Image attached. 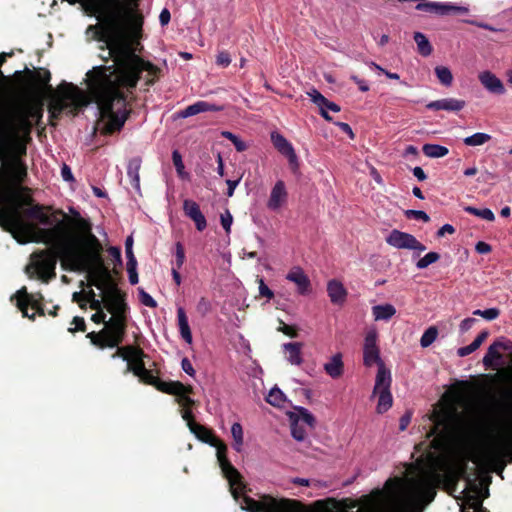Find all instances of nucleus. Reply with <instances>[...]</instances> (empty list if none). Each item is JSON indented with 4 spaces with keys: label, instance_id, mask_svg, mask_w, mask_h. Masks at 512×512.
Segmentation results:
<instances>
[{
    "label": "nucleus",
    "instance_id": "f257e3e1",
    "mask_svg": "<svg viewBox=\"0 0 512 512\" xmlns=\"http://www.w3.org/2000/svg\"><path fill=\"white\" fill-rule=\"evenodd\" d=\"M100 8L107 13L104 24L91 25L88 30H95V39L107 45L114 63L89 71L88 88L103 122L102 133L111 135L123 128L131 114V109H127V99L136 88L142 72H147L146 84L153 85L161 69L136 54L134 45L142 37L144 24L138 0H102Z\"/></svg>",
    "mask_w": 512,
    "mask_h": 512
},
{
    "label": "nucleus",
    "instance_id": "f03ea898",
    "mask_svg": "<svg viewBox=\"0 0 512 512\" xmlns=\"http://www.w3.org/2000/svg\"><path fill=\"white\" fill-rule=\"evenodd\" d=\"M31 196L21 197L19 192H12L0 200V227L10 233L19 243L31 229L26 217L37 220L41 225L52 228L43 229L45 241L52 243L61 256L69 263L70 271L88 273L92 286L105 290L117 285L111 270L105 266L102 257L103 246L92 232V223L85 219L74 208H70L71 217L62 209L52 215V206L33 204Z\"/></svg>",
    "mask_w": 512,
    "mask_h": 512
},
{
    "label": "nucleus",
    "instance_id": "7ed1b4c3",
    "mask_svg": "<svg viewBox=\"0 0 512 512\" xmlns=\"http://www.w3.org/2000/svg\"><path fill=\"white\" fill-rule=\"evenodd\" d=\"M25 72L28 75V81L23 86V91L20 95L26 97V101L17 103L21 110L32 120L34 125L41 126L44 114V98L42 96L43 90L49 92L53 91L52 86L49 84L51 80V73L44 68L30 70L25 67Z\"/></svg>",
    "mask_w": 512,
    "mask_h": 512
},
{
    "label": "nucleus",
    "instance_id": "20e7f679",
    "mask_svg": "<svg viewBox=\"0 0 512 512\" xmlns=\"http://www.w3.org/2000/svg\"><path fill=\"white\" fill-rule=\"evenodd\" d=\"M190 431L202 442L213 446L217 450V460L221 468L223 477L228 481L229 491L236 499L238 498V489L242 486V475L232 465L227 457L226 444L217 438L212 430L199 424H190Z\"/></svg>",
    "mask_w": 512,
    "mask_h": 512
},
{
    "label": "nucleus",
    "instance_id": "39448f33",
    "mask_svg": "<svg viewBox=\"0 0 512 512\" xmlns=\"http://www.w3.org/2000/svg\"><path fill=\"white\" fill-rule=\"evenodd\" d=\"M247 485L242 477V486L238 489V498L233 499L239 503L246 512H304V503L296 499L275 498L265 494L260 500H255L246 495Z\"/></svg>",
    "mask_w": 512,
    "mask_h": 512
},
{
    "label": "nucleus",
    "instance_id": "423d86ee",
    "mask_svg": "<svg viewBox=\"0 0 512 512\" xmlns=\"http://www.w3.org/2000/svg\"><path fill=\"white\" fill-rule=\"evenodd\" d=\"M51 93V100L48 106L49 124L55 126L64 112L76 115L79 110L86 106L84 92L72 83L63 82L58 86V93Z\"/></svg>",
    "mask_w": 512,
    "mask_h": 512
},
{
    "label": "nucleus",
    "instance_id": "0eeeda50",
    "mask_svg": "<svg viewBox=\"0 0 512 512\" xmlns=\"http://www.w3.org/2000/svg\"><path fill=\"white\" fill-rule=\"evenodd\" d=\"M47 227L46 229H48ZM44 228L39 229V234L42 237V241L46 244H50L54 251L51 249H42L34 251L30 254L29 263L24 268V273L31 280H39L44 284L50 283L56 278V265L58 257H60L63 263H69L61 256L58 249L52 244L45 241V237L42 233Z\"/></svg>",
    "mask_w": 512,
    "mask_h": 512
},
{
    "label": "nucleus",
    "instance_id": "6e6552de",
    "mask_svg": "<svg viewBox=\"0 0 512 512\" xmlns=\"http://www.w3.org/2000/svg\"><path fill=\"white\" fill-rule=\"evenodd\" d=\"M432 421L433 426L428 432L427 437H433L430 442V448H432L434 452L428 451L426 457L431 468L436 470L441 460L437 452L443 451L448 443L451 417L447 413L434 412Z\"/></svg>",
    "mask_w": 512,
    "mask_h": 512
},
{
    "label": "nucleus",
    "instance_id": "1a4fd4ad",
    "mask_svg": "<svg viewBox=\"0 0 512 512\" xmlns=\"http://www.w3.org/2000/svg\"><path fill=\"white\" fill-rule=\"evenodd\" d=\"M126 317L112 316L99 332H89L86 335L92 345L103 350L118 347L126 335Z\"/></svg>",
    "mask_w": 512,
    "mask_h": 512
},
{
    "label": "nucleus",
    "instance_id": "9d476101",
    "mask_svg": "<svg viewBox=\"0 0 512 512\" xmlns=\"http://www.w3.org/2000/svg\"><path fill=\"white\" fill-rule=\"evenodd\" d=\"M11 301H15V305L22 316L31 321H35L36 314L39 316L46 315L44 296L41 292L30 293L26 286H22L11 297Z\"/></svg>",
    "mask_w": 512,
    "mask_h": 512
},
{
    "label": "nucleus",
    "instance_id": "9b49d317",
    "mask_svg": "<svg viewBox=\"0 0 512 512\" xmlns=\"http://www.w3.org/2000/svg\"><path fill=\"white\" fill-rule=\"evenodd\" d=\"M304 512H367L364 507H359L357 501L346 498L340 501L335 498H325L304 504Z\"/></svg>",
    "mask_w": 512,
    "mask_h": 512
},
{
    "label": "nucleus",
    "instance_id": "f8f14e48",
    "mask_svg": "<svg viewBox=\"0 0 512 512\" xmlns=\"http://www.w3.org/2000/svg\"><path fill=\"white\" fill-rule=\"evenodd\" d=\"M3 171L11 185L19 191H28V188L22 186L28 176L27 166L22 159L11 157L3 164Z\"/></svg>",
    "mask_w": 512,
    "mask_h": 512
},
{
    "label": "nucleus",
    "instance_id": "ddd939ff",
    "mask_svg": "<svg viewBox=\"0 0 512 512\" xmlns=\"http://www.w3.org/2000/svg\"><path fill=\"white\" fill-rule=\"evenodd\" d=\"M102 292L104 306L112 316L126 317L128 306L125 302V294L118 288V286L111 285L110 288L105 289Z\"/></svg>",
    "mask_w": 512,
    "mask_h": 512
},
{
    "label": "nucleus",
    "instance_id": "4468645a",
    "mask_svg": "<svg viewBox=\"0 0 512 512\" xmlns=\"http://www.w3.org/2000/svg\"><path fill=\"white\" fill-rule=\"evenodd\" d=\"M417 2L419 3L415 7L416 10L441 16L451 13L467 14L469 12L467 7L458 6L452 3L430 2L427 0H417Z\"/></svg>",
    "mask_w": 512,
    "mask_h": 512
},
{
    "label": "nucleus",
    "instance_id": "2eb2a0df",
    "mask_svg": "<svg viewBox=\"0 0 512 512\" xmlns=\"http://www.w3.org/2000/svg\"><path fill=\"white\" fill-rule=\"evenodd\" d=\"M18 100L14 104H8L7 106H14L13 112L9 118V123L15 133L22 134L30 139L34 123L31 119L21 110L17 105Z\"/></svg>",
    "mask_w": 512,
    "mask_h": 512
},
{
    "label": "nucleus",
    "instance_id": "dca6fc26",
    "mask_svg": "<svg viewBox=\"0 0 512 512\" xmlns=\"http://www.w3.org/2000/svg\"><path fill=\"white\" fill-rule=\"evenodd\" d=\"M363 363L367 367H371L373 364H377L379 366L383 363L380 358V350L377 346V333L375 331L368 332L365 336Z\"/></svg>",
    "mask_w": 512,
    "mask_h": 512
},
{
    "label": "nucleus",
    "instance_id": "f3484780",
    "mask_svg": "<svg viewBox=\"0 0 512 512\" xmlns=\"http://www.w3.org/2000/svg\"><path fill=\"white\" fill-rule=\"evenodd\" d=\"M147 357V354L143 351V355H138L137 353L127 362L126 368L124 370V374L132 373L134 376L139 378V381L145 383L147 378L151 376L153 373L151 370L147 369L144 363V358Z\"/></svg>",
    "mask_w": 512,
    "mask_h": 512
},
{
    "label": "nucleus",
    "instance_id": "a211bd4d",
    "mask_svg": "<svg viewBox=\"0 0 512 512\" xmlns=\"http://www.w3.org/2000/svg\"><path fill=\"white\" fill-rule=\"evenodd\" d=\"M183 211L185 216L190 218L198 231H203L207 227V221L204 214L200 210V206L193 200L186 199L183 202Z\"/></svg>",
    "mask_w": 512,
    "mask_h": 512
},
{
    "label": "nucleus",
    "instance_id": "6ab92c4d",
    "mask_svg": "<svg viewBox=\"0 0 512 512\" xmlns=\"http://www.w3.org/2000/svg\"><path fill=\"white\" fill-rule=\"evenodd\" d=\"M224 110V107L222 105H217L214 103H210L207 101H197L192 105L187 106L185 109L181 110L178 113V116L180 118H188L194 115H197L199 113L204 112H219Z\"/></svg>",
    "mask_w": 512,
    "mask_h": 512
},
{
    "label": "nucleus",
    "instance_id": "aec40b11",
    "mask_svg": "<svg viewBox=\"0 0 512 512\" xmlns=\"http://www.w3.org/2000/svg\"><path fill=\"white\" fill-rule=\"evenodd\" d=\"M286 279L297 285V291L300 295H307L311 292V282L301 267H293Z\"/></svg>",
    "mask_w": 512,
    "mask_h": 512
},
{
    "label": "nucleus",
    "instance_id": "412c9836",
    "mask_svg": "<svg viewBox=\"0 0 512 512\" xmlns=\"http://www.w3.org/2000/svg\"><path fill=\"white\" fill-rule=\"evenodd\" d=\"M478 79L482 86L492 94L503 95L506 92L501 79L490 71L481 72Z\"/></svg>",
    "mask_w": 512,
    "mask_h": 512
},
{
    "label": "nucleus",
    "instance_id": "4be33fe9",
    "mask_svg": "<svg viewBox=\"0 0 512 512\" xmlns=\"http://www.w3.org/2000/svg\"><path fill=\"white\" fill-rule=\"evenodd\" d=\"M144 384L151 385L155 387L158 391L169 395L179 393V389L184 388V384L180 381H163L158 376H155L153 373L149 378H147Z\"/></svg>",
    "mask_w": 512,
    "mask_h": 512
},
{
    "label": "nucleus",
    "instance_id": "5701e85b",
    "mask_svg": "<svg viewBox=\"0 0 512 512\" xmlns=\"http://www.w3.org/2000/svg\"><path fill=\"white\" fill-rule=\"evenodd\" d=\"M288 198V193L284 181L278 180L273 186L270 197L267 203V207L270 210H278Z\"/></svg>",
    "mask_w": 512,
    "mask_h": 512
},
{
    "label": "nucleus",
    "instance_id": "b1692460",
    "mask_svg": "<svg viewBox=\"0 0 512 512\" xmlns=\"http://www.w3.org/2000/svg\"><path fill=\"white\" fill-rule=\"evenodd\" d=\"M510 348L509 343H505L502 341H494L489 347L488 350L483 357V365L486 368L494 367V361L500 360L502 358L501 351H506Z\"/></svg>",
    "mask_w": 512,
    "mask_h": 512
},
{
    "label": "nucleus",
    "instance_id": "393cba45",
    "mask_svg": "<svg viewBox=\"0 0 512 512\" xmlns=\"http://www.w3.org/2000/svg\"><path fill=\"white\" fill-rule=\"evenodd\" d=\"M414 237L412 234L393 229L386 237V242L397 249H409Z\"/></svg>",
    "mask_w": 512,
    "mask_h": 512
},
{
    "label": "nucleus",
    "instance_id": "a878e982",
    "mask_svg": "<svg viewBox=\"0 0 512 512\" xmlns=\"http://www.w3.org/2000/svg\"><path fill=\"white\" fill-rule=\"evenodd\" d=\"M465 101L455 98H445L436 101L429 102L426 108L429 110H446L457 112L465 107Z\"/></svg>",
    "mask_w": 512,
    "mask_h": 512
},
{
    "label": "nucleus",
    "instance_id": "bb28decb",
    "mask_svg": "<svg viewBox=\"0 0 512 512\" xmlns=\"http://www.w3.org/2000/svg\"><path fill=\"white\" fill-rule=\"evenodd\" d=\"M327 292L333 304L341 305L345 302L347 291L343 284L337 280H330L327 285Z\"/></svg>",
    "mask_w": 512,
    "mask_h": 512
},
{
    "label": "nucleus",
    "instance_id": "cd10ccee",
    "mask_svg": "<svg viewBox=\"0 0 512 512\" xmlns=\"http://www.w3.org/2000/svg\"><path fill=\"white\" fill-rule=\"evenodd\" d=\"M391 382L392 379L390 371L386 369L384 363H381L378 366L373 394L375 395L378 391L390 390Z\"/></svg>",
    "mask_w": 512,
    "mask_h": 512
},
{
    "label": "nucleus",
    "instance_id": "c85d7f7f",
    "mask_svg": "<svg viewBox=\"0 0 512 512\" xmlns=\"http://www.w3.org/2000/svg\"><path fill=\"white\" fill-rule=\"evenodd\" d=\"M308 95L310 96L311 101L317 105L319 109H326L327 111L330 110L332 112H339L341 110L338 104L328 100L316 89H312L308 92Z\"/></svg>",
    "mask_w": 512,
    "mask_h": 512
},
{
    "label": "nucleus",
    "instance_id": "c756f323",
    "mask_svg": "<svg viewBox=\"0 0 512 512\" xmlns=\"http://www.w3.org/2000/svg\"><path fill=\"white\" fill-rule=\"evenodd\" d=\"M324 370L333 379L341 377L344 372L341 353L333 355L330 361L324 365Z\"/></svg>",
    "mask_w": 512,
    "mask_h": 512
},
{
    "label": "nucleus",
    "instance_id": "7c9ffc66",
    "mask_svg": "<svg viewBox=\"0 0 512 512\" xmlns=\"http://www.w3.org/2000/svg\"><path fill=\"white\" fill-rule=\"evenodd\" d=\"M177 319H178V326H179V332L183 340L191 344L192 343V333L191 329L188 323V318L186 316V313L182 307H179L177 309Z\"/></svg>",
    "mask_w": 512,
    "mask_h": 512
},
{
    "label": "nucleus",
    "instance_id": "2f4dec72",
    "mask_svg": "<svg viewBox=\"0 0 512 512\" xmlns=\"http://www.w3.org/2000/svg\"><path fill=\"white\" fill-rule=\"evenodd\" d=\"M284 350L287 353L288 361L293 365H300L302 363L301 349L302 343L293 342L284 344Z\"/></svg>",
    "mask_w": 512,
    "mask_h": 512
},
{
    "label": "nucleus",
    "instance_id": "473e14b6",
    "mask_svg": "<svg viewBox=\"0 0 512 512\" xmlns=\"http://www.w3.org/2000/svg\"><path fill=\"white\" fill-rule=\"evenodd\" d=\"M117 350L112 354V358H122L124 361L128 362L136 353L138 355H143V349L138 346L127 345V346H118Z\"/></svg>",
    "mask_w": 512,
    "mask_h": 512
},
{
    "label": "nucleus",
    "instance_id": "72a5a7b5",
    "mask_svg": "<svg viewBox=\"0 0 512 512\" xmlns=\"http://www.w3.org/2000/svg\"><path fill=\"white\" fill-rule=\"evenodd\" d=\"M372 314L376 321H388L396 314V309L391 304L376 305L372 307Z\"/></svg>",
    "mask_w": 512,
    "mask_h": 512
},
{
    "label": "nucleus",
    "instance_id": "f704fd0d",
    "mask_svg": "<svg viewBox=\"0 0 512 512\" xmlns=\"http://www.w3.org/2000/svg\"><path fill=\"white\" fill-rule=\"evenodd\" d=\"M142 159L140 157H133L129 160L127 166V175L131 179L133 186L138 187L140 182L139 171L141 168Z\"/></svg>",
    "mask_w": 512,
    "mask_h": 512
},
{
    "label": "nucleus",
    "instance_id": "c9c22d12",
    "mask_svg": "<svg viewBox=\"0 0 512 512\" xmlns=\"http://www.w3.org/2000/svg\"><path fill=\"white\" fill-rule=\"evenodd\" d=\"M179 393H174L176 396V401L183 408H192L195 404V401L190 397V394L193 393V387L191 385H184L183 389H179Z\"/></svg>",
    "mask_w": 512,
    "mask_h": 512
},
{
    "label": "nucleus",
    "instance_id": "e433bc0d",
    "mask_svg": "<svg viewBox=\"0 0 512 512\" xmlns=\"http://www.w3.org/2000/svg\"><path fill=\"white\" fill-rule=\"evenodd\" d=\"M413 38L417 44V49L420 55L424 57L431 55L433 47L428 38L423 33L415 32Z\"/></svg>",
    "mask_w": 512,
    "mask_h": 512
},
{
    "label": "nucleus",
    "instance_id": "4c0bfd02",
    "mask_svg": "<svg viewBox=\"0 0 512 512\" xmlns=\"http://www.w3.org/2000/svg\"><path fill=\"white\" fill-rule=\"evenodd\" d=\"M376 394L379 395L376 411L379 414H383L388 411L393 403V398L390 390L378 391Z\"/></svg>",
    "mask_w": 512,
    "mask_h": 512
},
{
    "label": "nucleus",
    "instance_id": "58836bf2",
    "mask_svg": "<svg viewBox=\"0 0 512 512\" xmlns=\"http://www.w3.org/2000/svg\"><path fill=\"white\" fill-rule=\"evenodd\" d=\"M422 151L429 158H441L449 153L447 147L438 144H424Z\"/></svg>",
    "mask_w": 512,
    "mask_h": 512
},
{
    "label": "nucleus",
    "instance_id": "ea45409f",
    "mask_svg": "<svg viewBox=\"0 0 512 512\" xmlns=\"http://www.w3.org/2000/svg\"><path fill=\"white\" fill-rule=\"evenodd\" d=\"M271 140L273 142L274 147L281 153L286 154L288 151L293 149V146L290 142L281 134L277 132H273L271 134Z\"/></svg>",
    "mask_w": 512,
    "mask_h": 512
},
{
    "label": "nucleus",
    "instance_id": "a19ab883",
    "mask_svg": "<svg viewBox=\"0 0 512 512\" xmlns=\"http://www.w3.org/2000/svg\"><path fill=\"white\" fill-rule=\"evenodd\" d=\"M297 414L292 413L290 415L291 420H302L304 423L309 425L310 427H314L315 425V417L304 407H295L294 408Z\"/></svg>",
    "mask_w": 512,
    "mask_h": 512
},
{
    "label": "nucleus",
    "instance_id": "79ce46f5",
    "mask_svg": "<svg viewBox=\"0 0 512 512\" xmlns=\"http://www.w3.org/2000/svg\"><path fill=\"white\" fill-rule=\"evenodd\" d=\"M231 434L233 437V448L240 452L244 443L242 425L238 422L234 423L231 427Z\"/></svg>",
    "mask_w": 512,
    "mask_h": 512
},
{
    "label": "nucleus",
    "instance_id": "37998d69",
    "mask_svg": "<svg viewBox=\"0 0 512 512\" xmlns=\"http://www.w3.org/2000/svg\"><path fill=\"white\" fill-rule=\"evenodd\" d=\"M285 400L284 393L277 387L272 388L266 397V401L275 407H282Z\"/></svg>",
    "mask_w": 512,
    "mask_h": 512
},
{
    "label": "nucleus",
    "instance_id": "c03bdc74",
    "mask_svg": "<svg viewBox=\"0 0 512 512\" xmlns=\"http://www.w3.org/2000/svg\"><path fill=\"white\" fill-rule=\"evenodd\" d=\"M464 210L471 215L477 216L490 222L495 220V215L489 208L479 209L476 207L467 206L464 208Z\"/></svg>",
    "mask_w": 512,
    "mask_h": 512
},
{
    "label": "nucleus",
    "instance_id": "a18cd8bd",
    "mask_svg": "<svg viewBox=\"0 0 512 512\" xmlns=\"http://www.w3.org/2000/svg\"><path fill=\"white\" fill-rule=\"evenodd\" d=\"M491 136L487 133L477 132L471 136L466 137L463 142L467 146H480L490 141Z\"/></svg>",
    "mask_w": 512,
    "mask_h": 512
},
{
    "label": "nucleus",
    "instance_id": "49530a36",
    "mask_svg": "<svg viewBox=\"0 0 512 512\" xmlns=\"http://www.w3.org/2000/svg\"><path fill=\"white\" fill-rule=\"evenodd\" d=\"M438 329L435 326L427 328L420 339V345L423 348L429 347L437 338Z\"/></svg>",
    "mask_w": 512,
    "mask_h": 512
},
{
    "label": "nucleus",
    "instance_id": "de8ad7c7",
    "mask_svg": "<svg viewBox=\"0 0 512 512\" xmlns=\"http://www.w3.org/2000/svg\"><path fill=\"white\" fill-rule=\"evenodd\" d=\"M435 74H436L437 78L439 79V81L444 86H450L452 84L453 75L449 68H447L445 66H437L435 68Z\"/></svg>",
    "mask_w": 512,
    "mask_h": 512
},
{
    "label": "nucleus",
    "instance_id": "09e8293b",
    "mask_svg": "<svg viewBox=\"0 0 512 512\" xmlns=\"http://www.w3.org/2000/svg\"><path fill=\"white\" fill-rule=\"evenodd\" d=\"M440 259V254L437 252H429L424 257L420 258L417 263L416 267L418 269H425L429 265L437 262Z\"/></svg>",
    "mask_w": 512,
    "mask_h": 512
},
{
    "label": "nucleus",
    "instance_id": "8fccbe9b",
    "mask_svg": "<svg viewBox=\"0 0 512 512\" xmlns=\"http://www.w3.org/2000/svg\"><path fill=\"white\" fill-rule=\"evenodd\" d=\"M172 161L175 166L176 172L180 178H185L188 174L185 172V166L182 160V155L178 150L172 152Z\"/></svg>",
    "mask_w": 512,
    "mask_h": 512
},
{
    "label": "nucleus",
    "instance_id": "3c124183",
    "mask_svg": "<svg viewBox=\"0 0 512 512\" xmlns=\"http://www.w3.org/2000/svg\"><path fill=\"white\" fill-rule=\"evenodd\" d=\"M185 250L181 242L175 244V265L180 269L185 262Z\"/></svg>",
    "mask_w": 512,
    "mask_h": 512
},
{
    "label": "nucleus",
    "instance_id": "603ef678",
    "mask_svg": "<svg viewBox=\"0 0 512 512\" xmlns=\"http://www.w3.org/2000/svg\"><path fill=\"white\" fill-rule=\"evenodd\" d=\"M405 216L408 219L422 220L423 222H428L430 220L429 215L422 210H406Z\"/></svg>",
    "mask_w": 512,
    "mask_h": 512
},
{
    "label": "nucleus",
    "instance_id": "864d4df0",
    "mask_svg": "<svg viewBox=\"0 0 512 512\" xmlns=\"http://www.w3.org/2000/svg\"><path fill=\"white\" fill-rule=\"evenodd\" d=\"M71 325H74V327H69L68 331L70 333L75 332H85L86 331V323L83 317L75 316L71 322Z\"/></svg>",
    "mask_w": 512,
    "mask_h": 512
},
{
    "label": "nucleus",
    "instance_id": "5fc2aeb1",
    "mask_svg": "<svg viewBox=\"0 0 512 512\" xmlns=\"http://www.w3.org/2000/svg\"><path fill=\"white\" fill-rule=\"evenodd\" d=\"M291 434H292L293 438L296 439L297 441L304 440V438L306 436L305 430L301 426L298 425L297 420H292Z\"/></svg>",
    "mask_w": 512,
    "mask_h": 512
},
{
    "label": "nucleus",
    "instance_id": "6e6d98bb",
    "mask_svg": "<svg viewBox=\"0 0 512 512\" xmlns=\"http://www.w3.org/2000/svg\"><path fill=\"white\" fill-rule=\"evenodd\" d=\"M126 266L129 276V282L131 283V285H136L139 281L137 273V262L127 263Z\"/></svg>",
    "mask_w": 512,
    "mask_h": 512
},
{
    "label": "nucleus",
    "instance_id": "4d7b16f0",
    "mask_svg": "<svg viewBox=\"0 0 512 512\" xmlns=\"http://www.w3.org/2000/svg\"><path fill=\"white\" fill-rule=\"evenodd\" d=\"M259 283V295L266 297L268 300L274 297V292L265 284L262 278H258Z\"/></svg>",
    "mask_w": 512,
    "mask_h": 512
},
{
    "label": "nucleus",
    "instance_id": "13d9d810",
    "mask_svg": "<svg viewBox=\"0 0 512 512\" xmlns=\"http://www.w3.org/2000/svg\"><path fill=\"white\" fill-rule=\"evenodd\" d=\"M140 300L141 303L147 307L155 308L157 306V302L153 299V297L145 292L143 289H140Z\"/></svg>",
    "mask_w": 512,
    "mask_h": 512
},
{
    "label": "nucleus",
    "instance_id": "bf43d9fd",
    "mask_svg": "<svg viewBox=\"0 0 512 512\" xmlns=\"http://www.w3.org/2000/svg\"><path fill=\"white\" fill-rule=\"evenodd\" d=\"M231 63L230 54L227 51H221L216 56V64L221 67H227Z\"/></svg>",
    "mask_w": 512,
    "mask_h": 512
},
{
    "label": "nucleus",
    "instance_id": "052dcab7",
    "mask_svg": "<svg viewBox=\"0 0 512 512\" xmlns=\"http://www.w3.org/2000/svg\"><path fill=\"white\" fill-rule=\"evenodd\" d=\"M220 221L224 230L229 233L233 222V217L228 210L224 214H221Z\"/></svg>",
    "mask_w": 512,
    "mask_h": 512
},
{
    "label": "nucleus",
    "instance_id": "680f3d73",
    "mask_svg": "<svg viewBox=\"0 0 512 512\" xmlns=\"http://www.w3.org/2000/svg\"><path fill=\"white\" fill-rule=\"evenodd\" d=\"M280 323L282 326L278 329L279 331H281L285 335L292 337V338H295L298 336V330L296 327L287 325L283 321H280Z\"/></svg>",
    "mask_w": 512,
    "mask_h": 512
},
{
    "label": "nucleus",
    "instance_id": "e2e57ef3",
    "mask_svg": "<svg viewBox=\"0 0 512 512\" xmlns=\"http://www.w3.org/2000/svg\"><path fill=\"white\" fill-rule=\"evenodd\" d=\"M211 309V304L208 299L201 297L197 303V311L203 315L208 313Z\"/></svg>",
    "mask_w": 512,
    "mask_h": 512
},
{
    "label": "nucleus",
    "instance_id": "0e129e2a",
    "mask_svg": "<svg viewBox=\"0 0 512 512\" xmlns=\"http://www.w3.org/2000/svg\"><path fill=\"white\" fill-rule=\"evenodd\" d=\"M284 156H286V157H287V159H288V161H289V164H290V166H291V169H292L293 171L297 170V169H298L299 164H298V157H297V155H296V153H295L294 148H293V149H291L290 151H288L286 154H284Z\"/></svg>",
    "mask_w": 512,
    "mask_h": 512
},
{
    "label": "nucleus",
    "instance_id": "69168bd1",
    "mask_svg": "<svg viewBox=\"0 0 512 512\" xmlns=\"http://www.w3.org/2000/svg\"><path fill=\"white\" fill-rule=\"evenodd\" d=\"M108 253L114 259L115 265H118V266L122 265V257H121L120 248L112 246L108 249Z\"/></svg>",
    "mask_w": 512,
    "mask_h": 512
},
{
    "label": "nucleus",
    "instance_id": "338daca9",
    "mask_svg": "<svg viewBox=\"0 0 512 512\" xmlns=\"http://www.w3.org/2000/svg\"><path fill=\"white\" fill-rule=\"evenodd\" d=\"M350 79L358 85L360 91L367 92L369 90V85L367 82L359 78L357 75H351Z\"/></svg>",
    "mask_w": 512,
    "mask_h": 512
},
{
    "label": "nucleus",
    "instance_id": "774afa93",
    "mask_svg": "<svg viewBox=\"0 0 512 512\" xmlns=\"http://www.w3.org/2000/svg\"><path fill=\"white\" fill-rule=\"evenodd\" d=\"M476 321L477 320L475 318H465L460 323V331L462 333L467 332L468 330H470L473 327V325L475 324Z\"/></svg>",
    "mask_w": 512,
    "mask_h": 512
}]
</instances>
